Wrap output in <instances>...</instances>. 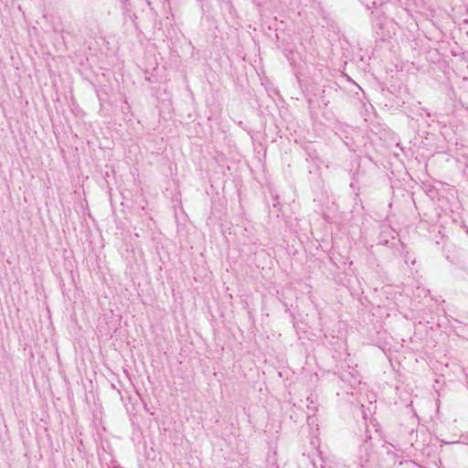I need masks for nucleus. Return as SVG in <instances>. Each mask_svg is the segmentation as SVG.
I'll return each instance as SVG.
<instances>
[{"label": "nucleus", "instance_id": "f257e3e1", "mask_svg": "<svg viewBox=\"0 0 468 468\" xmlns=\"http://www.w3.org/2000/svg\"><path fill=\"white\" fill-rule=\"evenodd\" d=\"M366 432H368V430L367 429ZM371 439L370 435H366V438L364 440V443L359 448V463L362 467H366L367 463L370 461L371 458V444L368 443V440Z\"/></svg>", "mask_w": 468, "mask_h": 468}, {"label": "nucleus", "instance_id": "f03ea898", "mask_svg": "<svg viewBox=\"0 0 468 468\" xmlns=\"http://www.w3.org/2000/svg\"><path fill=\"white\" fill-rule=\"evenodd\" d=\"M416 437H417V432L412 429V430L410 431V440H409L410 444L411 446H413V445H414L413 441H414V440H416Z\"/></svg>", "mask_w": 468, "mask_h": 468}, {"label": "nucleus", "instance_id": "7ed1b4c3", "mask_svg": "<svg viewBox=\"0 0 468 468\" xmlns=\"http://www.w3.org/2000/svg\"><path fill=\"white\" fill-rule=\"evenodd\" d=\"M356 383H360V380L356 378H354V382L351 383V385H355Z\"/></svg>", "mask_w": 468, "mask_h": 468}, {"label": "nucleus", "instance_id": "20e7f679", "mask_svg": "<svg viewBox=\"0 0 468 468\" xmlns=\"http://www.w3.org/2000/svg\"><path fill=\"white\" fill-rule=\"evenodd\" d=\"M112 468H122V467H121V466H114V467H112Z\"/></svg>", "mask_w": 468, "mask_h": 468}]
</instances>
